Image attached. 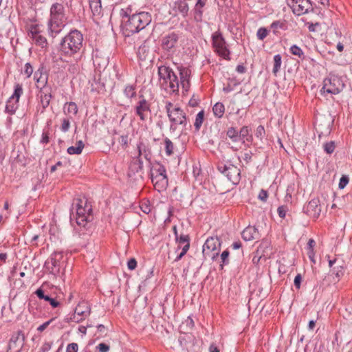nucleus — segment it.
I'll return each mask as SVG.
<instances>
[{
  "instance_id": "obj_52",
  "label": "nucleus",
  "mask_w": 352,
  "mask_h": 352,
  "mask_svg": "<svg viewBox=\"0 0 352 352\" xmlns=\"http://www.w3.org/2000/svg\"><path fill=\"white\" fill-rule=\"evenodd\" d=\"M287 207L285 206H280L278 208L277 212L280 218H285L286 215V212H287Z\"/></svg>"
},
{
  "instance_id": "obj_42",
  "label": "nucleus",
  "mask_w": 352,
  "mask_h": 352,
  "mask_svg": "<svg viewBox=\"0 0 352 352\" xmlns=\"http://www.w3.org/2000/svg\"><path fill=\"white\" fill-rule=\"evenodd\" d=\"M289 51L293 55L298 56L300 58L303 56L304 55L302 49L297 46L296 45H293L292 46H291Z\"/></svg>"
},
{
  "instance_id": "obj_29",
  "label": "nucleus",
  "mask_w": 352,
  "mask_h": 352,
  "mask_svg": "<svg viewBox=\"0 0 352 352\" xmlns=\"http://www.w3.org/2000/svg\"><path fill=\"white\" fill-rule=\"evenodd\" d=\"M250 129L247 126H243L239 131V141L241 140L243 144H245V141L248 142H252L253 138L250 134Z\"/></svg>"
},
{
  "instance_id": "obj_2",
  "label": "nucleus",
  "mask_w": 352,
  "mask_h": 352,
  "mask_svg": "<svg viewBox=\"0 0 352 352\" xmlns=\"http://www.w3.org/2000/svg\"><path fill=\"white\" fill-rule=\"evenodd\" d=\"M58 52L62 57L79 56L80 59L83 53V36L77 30H71L59 43Z\"/></svg>"
},
{
  "instance_id": "obj_36",
  "label": "nucleus",
  "mask_w": 352,
  "mask_h": 352,
  "mask_svg": "<svg viewBox=\"0 0 352 352\" xmlns=\"http://www.w3.org/2000/svg\"><path fill=\"white\" fill-rule=\"evenodd\" d=\"M142 150H138V157L136 162H134L131 165L130 168L133 170H135L136 172L141 170L143 168V162L141 160V155H143Z\"/></svg>"
},
{
  "instance_id": "obj_56",
  "label": "nucleus",
  "mask_w": 352,
  "mask_h": 352,
  "mask_svg": "<svg viewBox=\"0 0 352 352\" xmlns=\"http://www.w3.org/2000/svg\"><path fill=\"white\" fill-rule=\"evenodd\" d=\"M268 193L266 190L262 189L258 194V199L263 202L267 201Z\"/></svg>"
},
{
  "instance_id": "obj_64",
  "label": "nucleus",
  "mask_w": 352,
  "mask_h": 352,
  "mask_svg": "<svg viewBox=\"0 0 352 352\" xmlns=\"http://www.w3.org/2000/svg\"><path fill=\"white\" fill-rule=\"evenodd\" d=\"M52 347V343L50 342H45L43 346H41V351L43 352H47L48 351L50 350Z\"/></svg>"
},
{
  "instance_id": "obj_37",
  "label": "nucleus",
  "mask_w": 352,
  "mask_h": 352,
  "mask_svg": "<svg viewBox=\"0 0 352 352\" xmlns=\"http://www.w3.org/2000/svg\"><path fill=\"white\" fill-rule=\"evenodd\" d=\"M282 63V58L280 54H276L274 56V67L272 69V72L274 74V76L277 75V73L280 69Z\"/></svg>"
},
{
  "instance_id": "obj_25",
  "label": "nucleus",
  "mask_w": 352,
  "mask_h": 352,
  "mask_svg": "<svg viewBox=\"0 0 352 352\" xmlns=\"http://www.w3.org/2000/svg\"><path fill=\"white\" fill-rule=\"evenodd\" d=\"M34 294L39 299H43L45 301L49 302L50 305L54 308L58 307L60 305L59 302L57 301L55 298H52L48 295H45L42 287L37 289Z\"/></svg>"
},
{
  "instance_id": "obj_11",
  "label": "nucleus",
  "mask_w": 352,
  "mask_h": 352,
  "mask_svg": "<svg viewBox=\"0 0 352 352\" xmlns=\"http://www.w3.org/2000/svg\"><path fill=\"white\" fill-rule=\"evenodd\" d=\"M219 172L224 174L228 179L234 184H237L240 181L241 170L232 164H220L217 167Z\"/></svg>"
},
{
  "instance_id": "obj_48",
  "label": "nucleus",
  "mask_w": 352,
  "mask_h": 352,
  "mask_svg": "<svg viewBox=\"0 0 352 352\" xmlns=\"http://www.w3.org/2000/svg\"><path fill=\"white\" fill-rule=\"evenodd\" d=\"M268 31L265 28H260L256 33L258 39L263 41L267 35Z\"/></svg>"
},
{
  "instance_id": "obj_38",
  "label": "nucleus",
  "mask_w": 352,
  "mask_h": 352,
  "mask_svg": "<svg viewBox=\"0 0 352 352\" xmlns=\"http://www.w3.org/2000/svg\"><path fill=\"white\" fill-rule=\"evenodd\" d=\"M23 90L21 84L17 83L14 85L13 94L10 96L11 99H16V102L19 101L21 96L23 94Z\"/></svg>"
},
{
  "instance_id": "obj_4",
  "label": "nucleus",
  "mask_w": 352,
  "mask_h": 352,
  "mask_svg": "<svg viewBox=\"0 0 352 352\" xmlns=\"http://www.w3.org/2000/svg\"><path fill=\"white\" fill-rule=\"evenodd\" d=\"M64 7L61 3H56L50 8V19L48 22V30L52 36L60 33L65 26Z\"/></svg>"
},
{
  "instance_id": "obj_34",
  "label": "nucleus",
  "mask_w": 352,
  "mask_h": 352,
  "mask_svg": "<svg viewBox=\"0 0 352 352\" xmlns=\"http://www.w3.org/2000/svg\"><path fill=\"white\" fill-rule=\"evenodd\" d=\"M137 148L138 150H142L144 157L146 160L150 161L151 157V152L148 146L146 145L143 142L140 141L138 143Z\"/></svg>"
},
{
  "instance_id": "obj_49",
  "label": "nucleus",
  "mask_w": 352,
  "mask_h": 352,
  "mask_svg": "<svg viewBox=\"0 0 352 352\" xmlns=\"http://www.w3.org/2000/svg\"><path fill=\"white\" fill-rule=\"evenodd\" d=\"M229 251L225 250L221 254V258L222 261V265H221V268H223V265H228L229 263L228 256H229Z\"/></svg>"
},
{
  "instance_id": "obj_8",
  "label": "nucleus",
  "mask_w": 352,
  "mask_h": 352,
  "mask_svg": "<svg viewBox=\"0 0 352 352\" xmlns=\"http://www.w3.org/2000/svg\"><path fill=\"white\" fill-rule=\"evenodd\" d=\"M221 242L218 237H209L203 245V254L205 257L209 256L215 259L219 256Z\"/></svg>"
},
{
  "instance_id": "obj_57",
  "label": "nucleus",
  "mask_w": 352,
  "mask_h": 352,
  "mask_svg": "<svg viewBox=\"0 0 352 352\" xmlns=\"http://www.w3.org/2000/svg\"><path fill=\"white\" fill-rule=\"evenodd\" d=\"M175 106H173V103L171 102L167 101L166 102L165 109L167 113L168 116L169 114H170L173 111V108Z\"/></svg>"
},
{
  "instance_id": "obj_31",
  "label": "nucleus",
  "mask_w": 352,
  "mask_h": 352,
  "mask_svg": "<svg viewBox=\"0 0 352 352\" xmlns=\"http://www.w3.org/2000/svg\"><path fill=\"white\" fill-rule=\"evenodd\" d=\"M89 7L94 15H100L102 12V5L100 0H89Z\"/></svg>"
},
{
  "instance_id": "obj_20",
  "label": "nucleus",
  "mask_w": 352,
  "mask_h": 352,
  "mask_svg": "<svg viewBox=\"0 0 352 352\" xmlns=\"http://www.w3.org/2000/svg\"><path fill=\"white\" fill-rule=\"evenodd\" d=\"M57 253L52 255L50 258L45 263V267L48 270L50 273L56 274L59 272V261L57 260Z\"/></svg>"
},
{
  "instance_id": "obj_5",
  "label": "nucleus",
  "mask_w": 352,
  "mask_h": 352,
  "mask_svg": "<svg viewBox=\"0 0 352 352\" xmlns=\"http://www.w3.org/2000/svg\"><path fill=\"white\" fill-rule=\"evenodd\" d=\"M158 75L160 82L165 89H170V93H177L179 90V82L177 76L169 67L162 65L158 67Z\"/></svg>"
},
{
  "instance_id": "obj_1",
  "label": "nucleus",
  "mask_w": 352,
  "mask_h": 352,
  "mask_svg": "<svg viewBox=\"0 0 352 352\" xmlns=\"http://www.w3.org/2000/svg\"><path fill=\"white\" fill-rule=\"evenodd\" d=\"M119 14L122 18V25L126 36H129L131 34L144 30L152 21V16L149 12L134 13L131 6L122 8Z\"/></svg>"
},
{
  "instance_id": "obj_59",
  "label": "nucleus",
  "mask_w": 352,
  "mask_h": 352,
  "mask_svg": "<svg viewBox=\"0 0 352 352\" xmlns=\"http://www.w3.org/2000/svg\"><path fill=\"white\" fill-rule=\"evenodd\" d=\"M97 348L100 352H108L109 351V346L105 343H100Z\"/></svg>"
},
{
  "instance_id": "obj_10",
  "label": "nucleus",
  "mask_w": 352,
  "mask_h": 352,
  "mask_svg": "<svg viewBox=\"0 0 352 352\" xmlns=\"http://www.w3.org/2000/svg\"><path fill=\"white\" fill-rule=\"evenodd\" d=\"M168 117L171 122V129H175V126L174 127V126L177 125H181L184 128H186L188 124L186 114L184 110L179 107H175L173 111L169 114Z\"/></svg>"
},
{
  "instance_id": "obj_39",
  "label": "nucleus",
  "mask_w": 352,
  "mask_h": 352,
  "mask_svg": "<svg viewBox=\"0 0 352 352\" xmlns=\"http://www.w3.org/2000/svg\"><path fill=\"white\" fill-rule=\"evenodd\" d=\"M226 134L233 142L239 141V131L234 127H230Z\"/></svg>"
},
{
  "instance_id": "obj_19",
  "label": "nucleus",
  "mask_w": 352,
  "mask_h": 352,
  "mask_svg": "<svg viewBox=\"0 0 352 352\" xmlns=\"http://www.w3.org/2000/svg\"><path fill=\"white\" fill-rule=\"evenodd\" d=\"M256 254L257 255H262L265 261H266L267 258H270L272 254L270 242L267 240H263L258 245Z\"/></svg>"
},
{
  "instance_id": "obj_51",
  "label": "nucleus",
  "mask_w": 352,
  "mask_h": 352,
  "mask_svg": "<svg viewBox=\"0 0 352 352\" xmlns=\"http://www.w3.org/2000/svg\"><path fill=\"white\" fill-rule=\"evenodd\" d=\"M349 177L346 175H343L340 178V182H339V184H338L339 188L343 189L346 186V184L349 183Z\"/></svg>"
},
{
  "instance_id": "obj_15",
  "label": "nucleus",
  "mask_w": 352,
  "mask_h": 352,
  "mask_svg": "<svg viewBox=\"0 0 352 352\" xmlns=\"http://www.w3.org/2000/svg\"><path fill=\"white\" fill-rule=\"evenodd\" d=\"M304 212L314 219L319 217L321 212L320 201L318 198L312 199L303 208Z\"/></svg>"
},
{
  "instance_id": "obj_35",
  "label": "nucleus",
  "mask_w": 352,
  "mask_h": 352,
  "mask_svg": "<svg viewBox=\"0 0 352 352\" xmlns=\"http://www.w3.org/2000/svg\"><path fill=\"white\" fill-rule=\"evenodd\" d=\"M212 111L216 117L221 118L225 112L224 104L221 102H217L212 107Z\"/></svg>"
},
{
  "instance_id": "obj_21",
  "label": "nucleus",
  "mask_w": 352,
  "mask_h": 352,
  "mask_svg": "<svg viewBox=\"0 0 352 352\" xmlns=\"http://www.w3.org/2000/svg\"><path fill=\"white\" fill-rule=\"evenodd\" d=\"M93 60L94 65H97L100 69L105 68L109 63V57L102 52L96 50L95 54L93 56Z\"/></svg>"
},
{
  "instance_id": "obj_53",
  "label": "nucleus",
  "mask_w": 352,
  "mask_h": 352,
  "mask_svg": "<svg viewBox=\"0 0 352 352\" xmlns=\"http://www.w3.org/2000/svg\"><path fill=\"white\" fill-rule=\"evenodd\" d=\"M119 143L123 148H126L128 146V135H122L119 138Z\"/></svg>"
},
{
  "instance_id": "obj_17",
  "label": "nucleus",
  "mask_w": 352,
  "mask_h": 352,
  "mask_svg": "<svg viewBox=\"0 0 352 352\" xmlns=\"http://www.w3.org/2000/svg\"><path fill=\"white\" fill-rule=\"evenodd\" d=\"M179 35L175 32H171L164 36L162 41V47L164 50L170 51L177 46Z\"/></svg>"
},
{
  "instance_id": "obj_41",
  "label": "nucleus",
  "mask_w": 352,
  "mask_h": 352,
  "mask_svg": "<svg viewBox=\"0 0 352 352\" xmlns=\"http://www.w3.org/2000/svg\"><path fill=\"white\" fill-rule=\"evenodd\" d=\"M164 144H165V152H166V155L170 156L171 155L173 154V151H174L173 143L171 142V140L169 138H166L164 139Z\"/></svg>"
},
{
  "instance_id": "obj_24",
  "label": "nucleus",
  "mask_w": 352,
  "mask_h": 352,
  "mask_svg": "<svg viewBox=\"0 0 352 352\" xmlns=\"http://www.w3.org/2000/svg\"><path fill=\"white\" fill-rule=\"evenodd\" d=\"M180 75V83L184 89L188 91L190 87L189 78L190 75V71L186 67H182L179 69Z\"/></svg>"
},
{
  "instance_id": "obj_23",
  "label": "nucleus",
  "mask_w": 352,
  "mask_h": 352,
  "mask_svg": "<svg viewBox=\"0 0 352 352\" xmlns=\"http://www.w3.org/2000/svg\"><path fill=\"white\" fill-rule=\"evenodd\" d=\"M258 232L254 226H248L245 228L242 233L241 236L243 240L249 241L258 238Z\"/></svg>"
},
{
  "instance_id": "obj_46",
  "label": "nucleus",
  "mask_w": 352,
  "mask_h": 352,
  "mask_svg": "<svg viewBox=\"0 0 352 352\" xmlns=\"http://www.w3.org/2000/svg\"><path fill=\"white\" fill-rule=\"evenodd\" d=\"M255 135L257 138H259L261 140H263V138L265 135V131L263 126L259 125L258 126H257L255 131Z\"/></svg>"
},
{
  "instance_id": "obj_28",
  "label": "nucleus",
  "mask_w": 352,
  "mask_h": 352,
  "mask_svg": "<svg viewBox=\"0 0 352 352\" xmlns=\"http://www.w3.org/2000/svg\"><path fill=\"white\" fill-rule=\"evenodd\" d=\"M91 309L87 302H80L75 309V314L86 317L90 314Z\"/></svg>"
},
{
  "instance_id": "obj_26",
  "label": "nucleus",
  "mask_w": 352,
  "mask_h": 352,
  "mask_svg": "<svg viewBox=\"0 0 352 352\" xmlns=\"http://www.w3.org/2000/svg\"><path fill=\"white\" fill-rule=\"evenodd\" d=\"M207 0H197L194 8V18L196 21H201L203 16V8L205 6Z\"/></svg>"
},
{
  "instance_id": "obj_7",
  "label": "nucleus",
  "mask_w": 352,
  "mask_h": 352,
  "mask_svg": "<svg viewBox=\"0 0 352 352\" xmlns=\"http://www.w3.org/2000/svg\"><path fill=\"white\" fill-rule=\"evenodd\" d=\"M212 44L214 52L225 60H230V51L226 45V42L220 32H215L212 35Z\"/></svg>"
},
{
  "instance_id": "obj_54",
  "label": "nucleus",
  "mask_w": 352,
  "mask_h": 352,
  "mask_svg": "<svg viewBox=\"0 0 352 352\" xmlns=\"http://www.w3.org/2000/svg\"><path fill=\"white\" fill-rule=\"evenodd\" d=\"M78 346L76 343L69 344L66 349V352H78Z\"/></svg>"
},
{
  "instance_id": "obj_44",
  "label": "nucleus",
  "mask_w": 352,
  "mask_h": 352,
  "mask_svg": "<svg viewBox=\"0 0 352 352\" xmlns=\"http://www.w3.org/2000/svg\"><path fill=\"white\" fill-rule=\"evenodd\" d=\"M72 118H65L63 119V121H62V124H61V126H60V130L63 131V132H67L69 131V127H70V120Z\"/></svg>"
},
{
  "instance_id": "obj_27",
  "label": "nucleus",
  "mask_w": 352,
  "mask_h": 352,
  "mask_svg": "<svg viewBox=\"0 0 352 352\" xmlns=\"http://www.w3.org/2000/svg\"><path fill=\"white\" fill-rule=\"evenodd\" d=\"M63 112L67 117L72 119L78 113V107L74 102H66L63 107Z\"/></svg>"
},
{
  "instance_id": "obj_47",
  "label": "nucleus",
  "mask_w": 352,
  "mask_h": 352,
  "mask_svg": "<svg viewBox=\"0 0 352 352\" xmlns=\"http://www.w3.org/2000/svg\"><path fill=\"white\" fill-rule=\"evenodd\" d=\"M175 240L179 244H186L190 242V237L188 234H182L179 236H177Z\"/></svg>"
},
{
  "instance_id": "obj_3",
  "label": "nucleus",
  "mask_w": 352,
  "mask_h": 352,
  "mask_svg": "<svg viewBox=\"0 0 352 352\" xmlns=\"http://www.w3.org/2000/svg\"><path fill=\"white\" fill-rule=\"evenodd\" d=\"M91 206L88 204L85 199L76 198L70 209V218L75 219L78 226L85 227L91 221Z\"/></svg>"
},
{
  "instance_id": "obj_30",
  "label": "nucleus",
  "mask_w": 352,
  "mask_h": 352,
  "mask_svg": "<svg viewBox=\"0 0 352 352\" xmlns=\"http://www.w3.org/2000/svg\"><path fill=\"white\" fill-rule=\"evenodd\" d=\"M270 28L272 30L273 33L275 35L279 34V30H285L287 28V23L285 21H274L270 25Z\"/></svg>"
},
{
  "instance_id": "obj_45",
  "label": "nucleus",
  "mask_w": 352,
  "mask_h": 352,
  "mask_svg": "<svg viewBox=\"0 0 352 352\" xmlns=\"http://www.w3.org/2000/svg\"><path fill=\"white\" fill-rule=\"evenodd\" d=\"M324 150L328 154H331L335 150V143L333 141L324 144Z\"/></svg>"
},
{
  "instance_id": "obj_43",
  "label": "nucleus",
  "mask_w": 352,
  "mask_h": 352,
  "mask_svg": "<svg viewBox=\"0 0 352 352\" xmlns=\"http://www.w3.org/2000/svg\"><path fill=\"white\" fill-rule=\"evenodd\" d=\"M33 73V67L30 63L25 64L22 70V74H24L27 78H30Z\"/></svg>"
},
{
  "instance_id": "obj_60",
  "label": "nucleus",
  "mask_w": 352,
  "mask_h": 352,
  "mask_svg": "<svg viewBox=\"0 0 352 352\" xmlns=\"http://www.w3.org/2000/svg\"><path fill=\"white\" fill-rule=\"evenodd\" d=\"M301 281H302V276H301V274H298L296 276H295V278H294V285L295 287L297 288V289H300V284H301Z\"/></svg>"
},
{
  "instance_id": "obj_12",
  "label": "nucleus",
  "mask_w": 352,
  "mask_h": 352,
  "mask_svg": "<svg viewBox=\"0 0 352 352\" xmlns=\"http://www.w3.org/2000/svg\"><path fill=\"white\" fill-rule=\"evenodd\" d=\"M25 342V336L22 331L13 334L10 340L7 352H21Z\"/></svg>"
},
{
  "instance_id": "obj_32",
  "label": "nucleus",
  "mask_w": 352,
  "mask_h": 352,
  "mask_svg": "<svg viewBox=\"0 0 352 352\" xmlns=\"http://www.w3.org/2000/svg\"><path fill=\"white\" fill-rule=\"evenodd\" d=\"M18 103L19 102H16V99H11L10 97L6 102V112L10 115L14 114L18 109Z\"/></svg>"
},
{
  "instance_id": "obj_63",
  "label": "nucleus",
  "mask_w": 352,
  "mask_h": 352,
  "mask_svg": "<svg viewBox=\"0 0 352 352\" xmlns=\"http://www.w3.org/2000/svg\"><path fill=\"white\" fill-rule=\"evenodd\" d=\"M184 324H186L190 329L194 327V321L190 317H188Z\"/></svg>"
},
{
  "instance_id": "obj_50",
  "label": "nucleus",
  "mask_w": 352,
  "mask_h": 352,
  "mask_svg": "<svg viewBox=\"0 0 352 352\" xmlns=\"http://www.w3.org/2000/svg\"><path fill=\"white\" fill-rule=\"evenodd\" d=\"M67 153L69 155L80 154L82 151L80 149V147H78L77 146H72L67 148Z\"/></svg>"
},
{
  "instance_id": "obj_61",
  "label": "nucleus",
  "mask_w": 352,
  "mask_h": 352,
  "mask_svg": "<svg viewBox=\"0 0 352 352\" xmlns=\"http://www.w3.org/2000/svg\"><path fill=\"white\" fill-rule=\"evenodd\" d=\"M142 211L146 214H148L151 212L150 206L146 203H142L140 206Z\"/></svg>"
},
{
  "instance_id": "obj_22",
  "label": "nucleus",
  "mask_w": 352,
  "mask_h": 352,
  "mask_svg": "<svg viewBox=\"0 0 352 352\" xmlns=\"http://www.w3.org/2000/svg\"><path fill=\"white\" fill-rule=\"evenodd\" d=\"M173 10L182 14L183 17H186L188 14V4L186 2V0H177L174 3Z\"/></svg>"
},
{
  "instance_id": "obj_40",
  "label": "nucleus",
  "mask_w": 352,
  "mask_h": 352,
  "mask_svg": "<svg viewBox=\"0 0 352 352\" xmlns=\"http://www.w3.org/2000/svg\"><path fill=\"white\" fill-rule=\"evenodd\" d=\"M204 111L202 110V111H199L196 116L195 122L194 123V126H195L196 131H199V129L202 125V123L204 122Z\"/></svg>"
},
{
  "instance_id": "obj_33",
  "label": "nucleus",
  "mask_w": 352,
  "mask_h": 352,
  "mask_svg": "<svg viewBox=\"0 0 352 352\" xmlns=\"http://www.w3.org/2000/svg\"><path fill=\"white\" fill-rule=\"evenodd\" d=\"M123 94L129 99L135 98L136 96V85H126L123 89Z\"/></svg>"
},
{
  "instance_id": "obj_55",
  "label": "nucleus",
  "mask_w": 352,
  "mask_h": 352,
  "mask_svg": "<svg viewBox=\"0 0 352 352\" xmlns=\"http://www.w3.org/2000/svg\"><path fill=\"white\" fill-rule=\"evenodd\" d=\"M127 267L130 270H133L137 267V261L135 258H131L127 263Z\"/></svg>"
},
{
  "instance_id": "obj_14",
  "label": "nucleus",
  "mask_w": 352,
  "mask_h": 352,
  "mask_svg": "<svg viewBox=\"0 0 352 352\" xmlns=\"http://www.w3.org/2000/svg\"><path fill=\"white\" fill-rule=\"evenodd\" d=\"M28 36L32 40L34 43L42 47H46L47 41L46 38L41 34V31L38 25H32L28 32Z\"/></svg>"
},
{
  "instance_id": "obj_6",
  "label": "nucleus",
  "mask_w": 352,
  "mask_h": 352,
  "mask_svg": "<svg viewBox=\"0 0 352 352\" xmlns=\"http://www.w3.org/2000/svg\"><path fill=\"white\" fill-rule=\"evenodd\" d=\"M151 179L157 191L161 192L166 190L168 186V177L164 165L157 162L151 166Z\"/></svg>"
},
{
  "instance_id": "obj_58",
  "label": "nucleus",
  "mask_w": 352,
  "mask_h": 352,
  "mask_svg": "<svg viewBox=\"0 0 352 352\" xmlns=\"http://www.w3.org/2000/svg\"><path fill=\"white\" fill-rule=\"evenodd\" d=\"M54 320V318H52L50 319V320L44 322L43 324H42L41 325H40L38 328H37V331H39V332H42Z\"/></svg>"
},
{
  "instance_id": "obj_13",
  "label": "nucleus",
  "mask_w": 352,
  "mask_h": 352,
  "mask_svg": "<svg viewBox=\"0 0 352 352\" xmlns=\"http://www.w3.org/2000/svg\"><path fill=\"white\" fill-rule=\"evenodd\" d=\"M139 98L140 100L135 107V112L141 121H145L147 119V113L151 112V104L144 96L141 95Z\"/></svg>"
},
{
  "instance_id": "obj_16",
  "label": "nucleus",
  "mask_w": 352,
  "mask_h": 352,
  "mask_svg": "<svg viewBox=\"0 0 352 352\" xmlns=\"http://www.w3.org/2000/svg\"><path fill=\"white\" fill-rule=\"evenodd\" d=\"M340 81L337 78H331L324 80L322 90L324 92L332 94H339L342 89L340 87Z\"/></svg>"
},
{
  "instance_id": "obj_9",
  "label": "nucleus",
  "mask_w": 352,
  "mask_h": 352,
  "mask_svg": "<svg viewBox=\"0 0 352 352\" xmlns=\"http://www.w3.org/2000/svg\"><path fill=\"white\" fill-rule=\"evenodd\" d=\"M36 82V87L40 89L38 96L40 97V102L41 105V112L43 113L50 103V100L52 98L51 89L46 86L47 83V79L43 82H41L40 79L38 78Z\"/></svg>"
},
{
  "instance_id": "obj_62",
  "label": "nucleus",
  "mask_w": 352,
  "mask_h": 352,
  "mask_svg": "<svg viewBox=\"0 0 352 352\" xmlns=\"http://www.w3.org/2000/svg\"><path fill=\"white\" fill-rule=\"evenodd\" d=\"M40 142L41 144H47L50 142V138L47 133H43Z\"/></svg>"
},
{
  "instance_id": "obj_18",
  "label": "nucleus",
  "mask_w": 352,
  "mask_h": 352,
  "mask_svg": "<svg viewBox=\"0 0 352 352\" xmlns=\"http://www.w3.org/2000/svg\"><path fill=\"white\" fill-rule=\"evenodd\" d=\"M313 10L309 0H298L297 5H292L293 12L296 15H302Z\"/></svg>"
}]
</instances>
